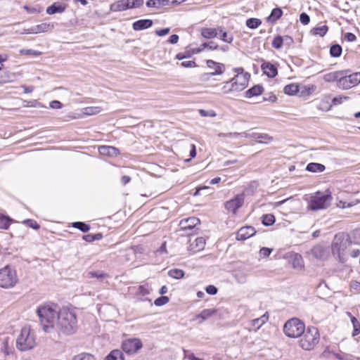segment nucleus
<instances>
[{
  "instance_id": "1",
  "label": "nucleus",
  "mask_w": 360,
  "mask_h": 360,
  "mask_svg": "<svg viewBox=\"0 0 360 360\" xmlns=\"http://www.w3.org/2000/svg\"><path fill=\"white\" fill-rule=\"evenodd\" d=\"M331 250L333 255L342 263L346 262L349 256L356 258L360 255V250L352 247L349 238L342 233L335 235Z\"/></svg>"
},
{
  "instance_id": "2",
  "label": "nucleus",
  "mask_w": 360,
  "mask_h": 360,
  "mask_svg": "<svg viewBox=\"0 0 360 360\" xmlns=\"http://www.w3.org/2000/svg\"><path fill=\"white\" fill-rule=\"evenodd\" d=\"M59 311L58 306L51 303L43 304L37 307L36 312L45 333L56 331Z\"/></svg>"
},
{
  "instance_id": "3",
  "label": "nucleus",
  "mask_w": 360,
  "mask_h": 360,
  "mask_svg": "<svg viewBox=\"0 0 360 360\" xmlns=\"http://www.w3.org/2000/svg\"><path fill=\"white\" fill-rule=\"evenodd\" d=\"M77 329V320L74 309L63 307L60 309L56 330H60L65 334L70 335Z\"/></svg>"
},
{
  "instance_id": "4",
  "label": "nucleus",
  "mask_w": 360,
  "mask_h": 360,
  "mask_svg": "<svg viewBox=\"0 0 360 360\" xmlns=\"http://www.w3.org/2000/svg\"><path fill=\"white\" fill-rule=\"evenodd\" d=\"M37 345V337L34 330L29 326H23L15 340L16 348L20 352H27Z\"/></svg>"
},
{
  "instance_id": "5",
  "label": "nucleus",
  "mask_w": 360,
  "mask_h": 360,
  "mask_svg": "<svg viewBox=\"0 0 360 360\" xmlns=\"http://www.w3.org/2000/svg\"><path fill=\"white\" fill-rule=\"evenodd\" d=\"M18 281L16 270L11 266H6L0 269V287L10 288L14 287Z\"/></svg>"
},
{
  "instance_id": "6",
  "label": "nucleus",
  "mask_w": 360,
  "mask_h": 360,
  "mask_svg": "<svg viewBox=\"0 0 360 360\" xmlns=\"http://www.w3.org/2000/svg\"><path fill=\"white\" fill-rule=\"evenodd\" d=\"M302 335L300 340V346L303 349H312L319 341V333L316 328H308Z\"/></svg>"
},
{
  "instance_id": "7",
  "label": "nucleus",
  "mask_w": 360,
  "mask_h": 360,
  "mask_svg": "<svg viewBox=\"0 0 360 360\" xmlns=\"http://www.w3.org/2000/svg\"><path fill=\"white\" fill-rule=\"evenodd\" d=\"M233 71L236 73L230 81L233 84V86L236 92H239L245 89L249 83L250 75L244 71L243 68H236Z\"/></svg>"
},
{
  "instance_id": "8",
  "label": "nucleus",
  "mask_w": 360,
  "mask_h": 360,
  "mask_svg": "<svg viewBox=\"0 0 360 360\" xmlns=\"http://www.w3.org/2000/svg\"><path fill=\"white\" fill-rule=\"evenodd\" d=\"M304 324L298 319L295 318L285 323L283 331L287 336L296 338L304 333Z\"/></svg>"
},
{
  "instance_id": "9",
  "label": "nucleus",
  "mask_w": 360,
  "mask_h": 360,
  "mask_svg": "<svg viewBox=\"0 0 360 360\" xmlns=\"http://www.w3.org/2000/svg\"><path fill=\"white\" fill-rule=\"evenodd\" d=\"M332 200L330 193L321 194L318 192L311 196L309 202V208L311 210L325 209L329 206Z\"/></svg>"
},
{
  "instance_id": "10",
  "label": "nucleus",
  "mask_w": 360,
  "mask_h": 360,
  "mask_svg": "<svg viewBox=\"0 0 360 360\" xmlns=\"http://www.w3.org/2000/svg\"><path fill=\"white\" fill-rule=\"evenodd\" d=\"M336 206L340 209L350 208L360 204V199L352 198L349 193L340 191L336 194Z\"/></svg>"
},
{
  "instance_id": "11",
  "label": "nucleus",
  "mask_w": 360,
  "mask_h": 360,
  "mask_svg": "<svg viewBox=\"0 0 360 360\" xmlns=\"http://www.w3.org/2000/svg\"><path fill=\"white\" fill-rule=\"evenodd\" d=\"M338 87L347 90L357 86L360 83V72H354L347 75V71H342Z\"/></svg>"
},
{
  "instance_id": "12",
  "label": "nucleus",
  "mask_w": 360,
  "mask_h": 360,
  "mask_svg": "<svg viewBox=\"0 0 360 360\" xmlns=\"http://www.w3.org/2000/svg\"><path fill=\"white\" fill-rule=\"evenodd\" d=\"M143 4V0H120L110 5L112 12L123 11L128 9L136 8Z\"/></svg>"
},
{
  "instance_id": "13",
  "label": "nucleus",
  "mask_w": 360,
  "mask_h": 360,
  "mask_svg": "<svg viewBox=\"0 0 360 360\" xmlns=\"http://www.w3.org/2000/svg\"><path fill=\"white\" fill-rule=\"evenodd\" d=\"M143 347L142 342L139 338H129L124 340L122 348L128 354H134Z\"/></svg>"
},
{
  "instance_id": "14",
  "label": "nucleus",
  "mask_w": 360,
  "mask_h": 360,
  "mask_svg": "<svg viewBox=\"0 0 360 360\" xmlns=\"http://www.w3.org/2000/svg\"><path fill=\"white\" fill-rule=\"evenodd\" d=\"M54 28L53 23L43 22L34 26H32L27 30H25V34H39L43 32H48L53 30Z\"/></svg>"
},
{
  "instance_id": "15",
  "label": "nucleus",
  "mask_w": 360,
  "mask_h": 360,
  "mask_svg": "<svg viewBox=\"0 0 360 360\" xmlns=\"http://www.w3.org/2000/svg\"><path fill=\"white\" fill-rule=\"evenodd\" d=\"M244 202V196L243 194L237 195L234 198L227 201L225 204V208L227 211L236 213Z\"/></svg>"
},
{
  "instance_id": "16",
  "label": "nucleus",
  "mask_w": 360,
  "mask_h": 360,
  "mask_svg": "<svg viewBox=\"0 0 360 360\" xmlns=\"http://www.w3.org/2000/svg\"><path fill=\"white\" fill-rule=\"evenodd\" d=\"M12 339L8 335H0V352L3 353L5 356H8L12 353L13 349L11 347Z\"/></svg>"
},
{
  "instance_id": "17",
  "label": "nucleus",
  "mask_w": 360,
  "mask_h": 360,
  "mask_svg": "<svg viewBox=\"0 0 360 360\" xmlns=\"http://www.w3.org/2000/svg\"><path fill=\"white\" fill-rule=\"evenodd\" d=\"M289 262L291 263L292 268L297 271H301L304 269V261L301 255L298 253L292 252L288 256Z\"/></svg>"
},
{
  "instance_id": "18",
  "label": "nucleus",
  "mask_w": 360,
  "mask_h": 360,
  "mask_svg": "<svg viewBox=\"0 0 360 360\" xmlns=\"http://www.w3.org/2000/svg\"><path fill=\"white\" fill-rule=\"evenodd\" d=\"M256 233L254 227L251 226H243L237 232L236 238L238 240H245L253 236Z\"/></svg>"
},
{
  "instance_id": "19",
  "label": "nucleus",
  "mask_w": 360,
  "mask_h": 360,
  "mask_svg": "<svg viewBox=\"0 0 360 360\" xmlns=\"http://www.w3.org/2000/svg\"><path fill=\"white\" fill-rule=\"evenodd\" d=\"M206 63L207 68L213 70L210 72L211 75H220L225 71V65L223 63H217L212 60H207Z\"/></svg>"
},
{
  "instance_id": "20",
  "label": "nucleus",
  "mask_w": 360,
  "mask_h": 360,
  "mask_svg": "<svg viewBox=\"0 0 360 360\" xmlns=\"http://www.w3.org/2000/svg\"><path fill=\"white\" fill-rule=\"evenodd\" d=\"M216 313L217 310L215 309H206L202 310L199 314L195 315L193 317V321H197L198 323H202L216 314Z\"/></svg>"
},
{
  "instance_id": "21",
  "label": "nucleus",
  "mask_w": 360,
  "mask_h": 360,
  "mask_svg": "<svg viewBox=\"0 0 360 360\" xmlns=\"http://www.w3.org/2000/svg\"><path fill=\"white\" fill-rule=\"evenodd\" d=\"M261 68L263 73L269 77H274L278 74L276 66L270 62H263L261 65Z\"/></svg>"
},
{
  "instance_id": "22",
  "label": "nucleus",
  "mask_w": 360,
  "mask_h": 360,
  "mask_svg": "<svg viewBox=\"0 0 360 360\" xmlns=\"http://www.w3.org/2000/svg\"><path fill=\"white\" fill-rule=\"evenodd\" d=\"M269 320V315L266 313L259 318L253 319L250 323V330L257 331Z\"/></svg>"
},
{
  "instance_id": "23",
  "label": "nucleus",
  "mask_w": 360,
  "mask_h": 360,
  "mask_svg": "<svg viewBox=\"0 0 360 360\" xmlns=\"http://www.w3.org/2000/svg\"><path fill=\"white\" fill-rule=\"evenodd\" d=\"M98 151L101 155L109 157H115L120 153V151L117 148L109 146H100Z\"/></svg>"
},
{
  "instance_id": "24",
  "label": "nucleus",
  "mask_w": 360,
  "mask_h": 360,
  "mask_svg": "<svg viewBox=\"0 0 360 360\" xmlns=\"http://www.w3.org/2000/svg\"><path fill=\"white\" fill-rule=\"evenodd\" d=\"M205 245V240L202 237L196 238L194 241L191 243L189 246L190 251L193 253L198 252L204 249Z\"/></svg>"
},
{
  "instance_id": "25",
  "label": "nucleus",
  "mask_w": 360,
  "mask_h": 360,
  "mask_svg": "<svg viewBox=\"0 0 360 360\" xmlns=\"http://www.w3.org/2000/svg\"><path fill=\"white\" fill-rule=\"evenodd\" d=\"M217 86L219 87L220 91L222 94L232 95L236 93L233 86V84H231L230 80L224 82Z\"/></svg>"
},
{
  "instance_id": "26",
  "label": "nucleus",
  "mask_w": 360,
  "mask_h": 360,
  "mask_svg": "<svg viewBox=\"0 0 360 360\" xmlns=\"http://www.w3.org/2000/svg\"><path fill=\"white\" fill-rule=\"evenodd\" d=\"M153 25V20L149 19H143L134 22L132 25L134 30H142L149 28Z\"/></svg>"
},
{
  "instance_id": "27",
  "label": "nucleus",
  "mask_w": 360,
  "mask_h": 360,
  "mask_svg": "<svg viewBox=\"0 0 360 360\" xmlns=\"http://www.w3.org/2000/svg\"><path fill=\"white\" fill-rule=\"evenodd\" d=\"M200 224V220L195 217H190L186 219H183L180 221V225L182 229H192L196 225Z\"/></svg>"
},
{
  "instance_id": "28",
  "label": "nucleus",
  "mask_w": 360,
  "mask_h": 360,
  "mask_svg": "<svg viewBox=\"0 0 360 360\" xmlns=\"http://www.w3.org/2000/svg\"><path fill=\"white\" fill-rule=\"evenodd\" d=\"M346 236L349 238L352 247L360 245V229H356Z\"/></svg>"
},
{
  "instance_id": "29",
  "label": "nucleus",
  "mask_w": 360,
  "mask_h": 360,
  "mask_svg": "<svg viewBox=\"0 0 360 360\" xmlns=\"http://www.w3.org/2000/svg\"><path fill=\"white\" fill-rule=\"evenodd\" d=\"M342 75V71H336L333 72H329L323 76V79L326 82H337V85L339 84L340 75Z\"/></svg>"
},
{
  "instance_id": "30",
  "label": "nucleus",
  "mask_w": 360,
  "mask_h": 360,
  "mask_svg": "<svg viewBox=\"0 0 360 360\" xmlns=\"http://www.w3.org/2000/svg\"><path fill=\"white\" fill-rule=\"evenodd\" d=\"M65 5L55 3L46 8V13L49 15H52V14H55L57 13H63L65 11Z\"/></svg>"
},
{
  "instance_id": "31",
  "label": "nucleus",
  "mask_w": 360,
  "mask_h": 360,
  "mask_svg": "<svg viewBox=\"0 0 360 360\" xmlns=\"http://www.w3.org/2000/svg\"><path fill=\"white\" fill-rule=\"evenodd\" d=\"M326 167L323 165L316 162L309 163L306 169L310 172H322L325 170Z\"/></svg>"
},
{
  "instance_id": "32",
  "label": "nucleus",
  "mask_w": 360,
  "mask_h": 360,
  "mask_svg": "<svg viewBox=\"0 0 360 360\" xmlns=\"http://www.w3.org/2000/svg\"><path fill=\"white\" fill-rule=\"evenodd\" d=\"M299 91V86L297 84H288L283 89L284 93L290 96L296 95Z\"/></svg>"
},
{
  "instance_id": "33",
  "label": "nucleus",
  "mask_w": 360,
  "mask_h": 360,
  "mask_svg": "<svg viewBox=\"0 0 360 360\" xmlns=\"http://www.w3.org/2000/svg\"><path fill=\"white\" fill-rule=\"evenodd\" d=\"M283 11L281 8H274L271 13V15L267 18V20L268 22L274 23L281 17Z\"/></svg>"
},
{
  "instance_id": "34",
  "label": "nucleus",
  "mask_w": 360,
  "mask_h": 360,
  "mask_svg": "<svg viewBox=\"0 0 360 360\" xmlns=\"http://www.w3.org/2000/svg\"><path fill=\"white\" fill-rule=\"evenodd\" d=\"M104 360H124L122 352L119 349H114L105 356Z\"/></svg>"
},
{
  "instance_id": "35",
  "label": "nucleus",
  "mask_w": 360,
  "mask_h": 360,
  "mask_svg": "<svg viewBox=\"0 0 360 360\" xmlns=\"http://www.w3.org/2000/svg\"><path fill=\"white\" fill-rule=\"evenodd\" d=\"M15 79V75L9 72H0V84L11 82Z\"/></svg>"
},
{
  "instance_id": "36",
  "label": "nucleus",
  "mask_w": 360,
  "mask_h": 360,
  "mask_svg": "<svg viewBox=\"0 0 360 360\" xmlns=\"http://www.w3.org/2000/svg\"><path fill=\"white\" fill-rule=\"evenodd\" d=\"M201 34H202V36L204 38L212 39V38H214L217 36V30L214 28H211V27L207 28V27H205V28H202L201 30Z\"/></svg>"
},
{
  "instance_id": "37",
  "label": "nucleus",
  "mask_w": 360,
  "mask_h": 360,
  "mask_svg": "<svg viewBox=\"0 0 360 360\" xmlns=\"http://www.w3.org/2000/svg\"><path fill=\"white\" fill-rule=\"evenodd\" d=\"M71 360H97L96 356L90 353L82 352L75 355Z\"/></svg>"
},
{
  "instance_id": "38",
  "label": "nucleus",
  "mask_w": 360,
  "mask_h": 360,
  "mask_svg": "<svg viewBox=\"0 0 360 360\" xmlns=\"http://www.w3.org/2000/svg\"><path fill=\"white\" fill-rule=\"evenodd\" d=\"M329 97L325 96L323 98L319 105V109L323 111H329L332 107V104L329 103Z\"/></svg>"
},
{
  "instance_id": "39",
  "label": "nucleus",
  "mask_w": 360,
  "mask_h": 360,
  "mask_svg": "<svg viewBox=\"0 0 360 360\" xmlns=\"http://www.w3.org/2000/svg\"><path fill=\"white\" fill-rule=\"evenodd\" d=\"M311 253L315 257L321 259L324 257L325 250L322 246L316 245L312 248Z\"/></svg>"
},
{
  "instance_id": "40",
  "label": "nucleus",
  "mask_w": 360,
  "mask_h": 360,
  "mask_svg": "<svg viewBox=\"0 0 360 360\" xmlns=\"http://www.w3.org/2000/svg\"><path fill=\"white\" fill-rule=\"evenodd\" d=\"M348 315L351 318V322L354 328L352 336H356L360 333V323L355 317L352 316L350 313H348Z\"/></svg>"
},
{
  "instance_id": "41",
  "label": "nucleus",
  "mask_w": 360,
  "mask_h": 360,
  "mask_svg": "<svg viewBox=\"0 0 360 360\" xmlns=\"http://www.w3.org/2000/svg\"><path fill=\"white\" fill-rule=\"evenodd\" d=\"M262 93V88L259 86H255L246 91V97L250 98L254 96L260 95Z\"/></svg>"
},
{
  "instance_id": "42",
  "label": "nucleus",
  "mask_w": 360,
  "mask_h": 360,
  "mask_svg": "<svg viewBox=\"0 0 360 360\" xmlns=\"http://www.w3.org/2000/svg\"><path fill=\"white\" fill-rule=\"evenodd\" d=\"M328 30V27L326 25H323L321 27H314L311 32L314 35H319L320 37H323L326 35Z\"/></svg>"
},
{
  "instance_id": "43",
  "label": "nucleus",
  "mask_w": 360,
  "mask_h": 360,
  "mask_svg": "<svg viewBox=\"0 0 360 360\" xmlns=\"http://www.w3.org/2000/svg\"><path fill=\"white\" fill-rule=\"evenodd\" d=\"M102 108L98 106L87 107L84 109V114L86 115H94L100 113Z\"/></svg>"
},
{
  "instance_id": "44",
  "label": "nucleus",
  "mask_w": 360,
  "mask_h": 360,
  "mask_svg": "<svg viewBox=\"0 0 360 360\" xmlns=\"http://www.w3.org/2000/svg\"><path fill=\"white\" fill-rule=\"evenodd\" d=\"M168 275L172 278L179 279L184 277V272L181 269H173L168 271Z\"/></svg>"
},
{
  "instance_id": "45",
  "label": "nucleus",
  "mask_w": 360,
  "mask_h": 360,
  "mask_svg": "<svg viewBox=\"0 0 360 360\" xmlns=\"http://www.w3.org/2000/svg\"><path fill=\"white\" fill-rule=\"evenodd\" d=\"M262 22L258 18H249L246 21V25L250 29H255L261 25Z\"/></svg>"
},
{
  "instance_id": "46",
  "label": "nucleus",
  "mask_w": 360,
  "mask_h": 360,
  "mask_svg": "<svg viewBox=\"0 0 360 360\" xmlns=\"http://www.w3.org/2000/svg\"><path fill=\"white\" fill-rule=\"evenodd\" d=\"M316 90L315 85H308L302 87L301 96L310 95Z\"/></svg>"
},
{
  "instance_id": "47",
  "label": "nucleus",
  "mask_w": 360,
  "mask_h": 360,
  "mask_svg": "<svg viewBox=\"0 0 360 360\" xmlns=\"http://www.w3.org/2000/svg\"><path fill=\"white\" fill-rule=\"evenodd\" d=\"M330 53L333 57H339L342 53V47L338 44L333 45L330 47Z\"/></svg>"
},
{
  "instance_id": "48",
  "label": "nucleus",
  "mask_w": 360,
  "mask_h": 360,
  "mask_svg": "<svg viewBox=\"0 0 360 360\" xmlns=\"http://www.w3.org/2000/svg\"><path fill=\"white\" fill-rule=\"evenodd\" d=\"M275 222V217L273 214H265L262 217V224L264 226H271Z\"/></svg>"
},
{
  "instance_id": "49",
  "label": "nucleus",
  "mask_w": 360,
  "mask_h": 360,
  "mask_svg": "<svg viewBox=\"0 0 360 360\" xmlns=\"http://www.w3.org/2000/svg\"><path fill=\"white\" fill-rule=\"evenodd\" d=\"M72 226L76 228V229H79L82 232H87L90 229L89 225H88V224H85L84 222H79V221L74 222L72 224Z\"/></svg>"
},
{
  "instance_id": "50",
  "label": "nucleus",
  "mask_w": 360,
  "mask_h": 360,
  "mask_svg": "<svg viewBox=\"0 0 360 360\" xmlns=\"http://www.w3.org/2000/svg\"><path fill=\"white\" fill-rule=\"evenodd\" d=\"M10 219L6 216L0 215V229H6L10 225Z\"/></svg>"
},
{
  "instance_id": "51",
  "label": "nucleus",
  "mask_w": 360,
  "mask_h": 360,
  "mask_svg": "<svg viewBox=\"0 0 360 360\" xmlns=\"http://www.w3.org/2000/svg\"><path fill=\"white\" fill-rule=\"evenodd\" d=\"M283 43V39L281 36L276 37L272 41V46L276 49H280Z\"/></svg>"
},
{
  "instance_id": "52",
  "label": "nucleus",
  "mask_w": 360,
  "mask_h": 360,
  "mask_svg": "<svg viewBox=\"0 0 360 360\" xmlns=\"http://www.w3.org/2000/svg\"><path fill=\"white\" fill-rule=\"evenodd\" d=\"M20 53L22 55H27V56H39L41 54L40 51L33 50V49H21L20 50Z\"/></svg>"
},
{
  "instance_id": "53",
  "label": "nucleus",
  "mask_w": 360,
  "mask_h": 360,
  "mask_svg": "<svg viewBox=\"0 0 360 360\" xmlns=\"http://www.w3.org/2000/svg\"><path fill=\"white\" fill-rule=\"evenodd\" d=\"M347 96H338L333 98L332 100V105H337L342 103L343 102L348 100Z\"/></svg>"
},
{
  "instance_id": "54",
  "label": "nucleus",
  "mask_w": 360,
  "mask_h": 360,
  "mask_svg": "<svg viewBox=\"0 0 360 360\" xmlns=\"http://www.w3.org/2000/svg\"><path fill=\"white\" fill-rule=\"evenodd\" d=\"M218 46L215 44L214 42L211 41L207 44H202V49H199L198 52H200L204 49H207L208 50L212 51L217 49Z\"/></svg>"
},
{
  "instance_id": "55",
  "label": "nucleus",
  "mask_w": 360,
  "mask_h": 360,
  "mask_svg": "<svg viewBox=\"0 0 360 360\" xmlns=\"http://www.w3.org/2000/svg\"><path fill=\"white\" fill-rule=\"evenodd\" d=\"M255 139L258 143H268L271 140V138L266 134H257Z\"/></svg>"
},
{
  "instance_id": "56",
  "label": "nucleus",
  "mask_w": 360,
  "mask_h": 360,
  "mask_svg": "<svg viewBox=\"0 0 360 360\" xmlns=\"http://www.w3.org/2000/svg\"><path fill=\"white\" fill-rule=\"evenodd\" d=\"M350 290L353 291L354 293H358L360 292V282L356 281H352L350 282Z\"/></svg>"
},
{
  "instance_id": "57",
  "label": "nucleus",
  "mask_w": 360,
  "mask_h": 360,
  "mask_svg": "<svg viewBox=\"0 0 360 360\" xmlns=\"http://www.w3.org/2000/svg\"><path fill=\"white\" fill-rule=\"evenodd\" d=\"M169 302V298L166 296H162L155 300L156 306H162Z\"/></svg>"
},
{
  "instance_id": "58",
  "label": "nucleus",
  "mask_w": 360,
  "mask_h": 360,
  "mask_svg": "<svg viewBox=\"0 0 360 360\" xmlns=\"http://www.w3.org/2000/svg\"><path fill=\"white\" fill-rule=\"evenodd\" d=\"M24 224H27L28 226L32 228L33 229L37 230L39 229V225L37 223V221L32 219H27L23 221Z\"/></svg>"
},
{
  "instance_id": "59",
  "label": "nucleus",
  "mask_w": 360,
  "mask_h": 360,
  "mask_svg": "<svg viewBox=\"0 0 360 360\" xmlns=\"http://www.w3.org/2000/svg\"><path fill=\"white\" fill-rule=\"evenodd\" d=\"M272 252V249L269 248H262L259 250V257H268Z\"/></svg>"
},
{
  "instance_id": "60",
  "label": "nucleus",
  "mask_w": 360,
  "mask_h": 360,
  "mask_svg": "<svg viewBox=\"0 0 360 360\" xmlns=\"http://www.w3.org/2000/svg\"><path fill=\"white\" fill-rule=\"evenodd\" d=\"M300 20L303 25H306L309 22L310 18L307 13H302L300 15Z\"/></svg>"
},
{
  "instance_id": "61",
  "label": "nucleus",
  "mask_w": 360,
  "mask_h": 360,
  "mask_svg": "<svg viewBox=\"0 0 360 360\" xmlns=\"http://www.w3.org/2000/svg\"><path fill=\"white\" fill-rule=\"evenodd\" d=\"M148 293H149V291L145 286L140 285L139 287V289L137 291V294L139 295L145 296V295H148Z\"/></svg>"
},
{
  "instance_id": "62",
  "label": "nucleus",
  "mask_w": 360,
  "mask_h": 360,
  "mask_svg": "<svg viewBox=\"0 0 360 360\" xmlns=\"http://www.w3.org/2000/svg\"><path fill=\"white\" fill-rule=\"evenodd\" d=\"M49 107L52 109H60L63 105L58 101H53L49 103Z\"/></svg>"
},
{
  "instance_id": "63",
  "label": "nucleus",
  "mask_w": 360,
  "mask_h": 360,
  "mask_svg": "<svg viewBox=\"0 0 360 360\" xmlns=\"http://www.w3.org/2000/svg\"><path fill=\"white\" fill-rule=\"evenodd\" d=\"M170 32V28L166 27L162 30H158L155 31V34L159 37H163L167 35Z\"/></svg>"
},
{
  "instance_id": "64",
  "label": "nucleus",
  "mask_w": 360,
  "mask_h": 360,
  "mask_svg": "<svg viewBox=\"0 0 360 360\" xmlns=\"http://www.w3.org/2000/svg\"><path fill=\"white\" fill-rule=\"evenodd\" d=\"M205 290H206L207 293H208L209 295H216L217 292V288L212 285H208Z\"/></svg>"
}]
</instances>
